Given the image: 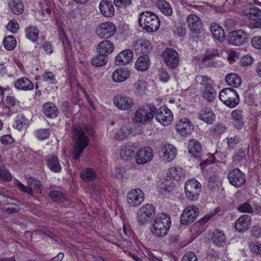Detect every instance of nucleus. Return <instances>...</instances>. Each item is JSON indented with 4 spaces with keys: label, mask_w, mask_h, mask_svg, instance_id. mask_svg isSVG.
<instances>
[{
    "label": "nucleus",
    "mask_w": 261,
    "mask_h": 261,
    "mask_svg": "<svg viewBox=\"0 0 261 261\" xmlns=\"http://www.w3.org/2000/svg\"><path fill=\"white\" fill-rule=\"evenodd\" d=\"M169 173L171 177L176 181L184 179V172L180 167H172L169 169Z\"/></svg>",
    "instance_id": "obj_44"
},
{
    "label": "nucleus",
    "mask_w": 261,
    "mask_h": 261,
    "mask_svg": "<svg viewBox=\"0 0 261 261\" xmlns=\"http://www.w3.org/2000/svg\"><path fill=\"white\" fill-rule=\"evenodd\" d=\"M182 261H198L197 257L193 252H187L182 257Z\"/></svg>",
    "instance_id": "obj_61"
},
{
    "label": "nucleus",
    "mask_w": 261,
    "mask_h": 261,
    "mask_svg": "<svg viewBox=\"0 0 261 261\" xmlns=\"http://www.w3.org/2000/svg\"><path fill=\"white\" fill-rule=\"evenodd\" d=\"M237 209L241 213L249 214H252L254 213L253 207L248 202H245L239 204L237 207Z\"/></svg>",
    "instance_id": "obj_52"
},
{
    "label": "nucleus",
    "mask_w": 261,
    "mask_h": 261,
    "mask_svg": "<svg viewBox=\"0 0 261 261\" xmlns=\"http://www.w3.org/2000/svg\"><path fill=\"white\" fill-rule=\"evenodd\" d=\"M225 81L228 85L234 88L239 87L242 83L241 77L235 73L227 74L225 77Z\"/></svg>",
    "instance_id": "obj_36"
},
{
    "label": "nucleus",
    "mask_w": 261,
    "mask_h": 261,
    "mask_svg": "<svg viewBox=\"0 0 261 261\" xmlns=\"http://www.w3.org/2000/svg\"><path fill=\"white\" fill-rule=\"evenodd\" d=\"M198 118L207 124H212L215 120V115L211 109H206L200 112Z\"/></svg>",
    "instance_id": "obj_35"
},
{
    "label": "nucleus",
    "mask_w": 261,
    "mask_h": 261,
    "mask_svg": "<svg viewBox=\"0 0 261 261\" xmlns=\"http://www.w3.org/2000/svg\"><path fill=\"white\" fill-rule=\"evenodd\" d=\"M218 56H219V53H218L217 51L215 53L208 54L206 55L204 58L203 59V62L204 63L207 62V65L208 66H214V63L212 62V60Z\"/></svg>",
    "instance_id": "obj_55"
},
{
    "label": "nucleus",
    "mask_w": 261,
    "mask_h": 261,
    "mask_svg": "<svg viewBox=\"0 0 261 261\" xmlns=\"http://www.w3.org/2000/svg\"><path fill=\"white\" fill-rule=\"evenodd\" d=\"M212 240L217 245L222 246L225 242V236L223 231L216 229L213 232Z\"/></svg>",
    "instance_id": "obj_43"
},
{
    "label": "nucleus",
    "mask_w": 261,
    "mask_h": 261,
    "mask_svg": "<svg viewBox=\"0 0 261 261\" xmlns=\"http://www.w3.org/2000/svg\"><path fill=\"white\" fill-rule=\"evenodd\" d=\"M130 134V130L128 127L127 126H123L117 132L115 137L118 140H123L127 138Z\"/></svg>",
    "instance_id": "obj_49"
},
{
    "label": "nucleus",
    "mask_w": 261,
    "mask_h": 261,
    "mask_svg": "<svg viewBox=\"0 0 261 261\" xmlns=\"http://www.w3.org/2000/svg\"><path fill=\"white\" fill-rule=\"evenodd\" d=\"M147 86V83L144 80L139 79L134 84L133 90L136 93L142 94L145 93Z\"/></svg>",
    "instance_id": "obj_47"
},
{
    "label": "nucleus",
    "mask_w": 261,
    "mask_h": 261,
    "mask_svg": "<svg viewBox=\"0 0 261 261\" xmlns=\"http://www.w3.org/2000/svg\"><path fill=\"white\" fill-rule=\"evenodd\" d=\"M29 126V120L22 114H18L15 119L14 127L19 130H24Z\"/></svg>",
    "instance_id": "obj_33"
},
{
    "label": "nucleus",
    "mask_w": 261,
    "mask_h": 261,
    "mask_svg": "<svg viewBox=\"0 0 261 261\" xmlns=\"http://www.w3.org/2000/svg\"><path fill=\"white\" fill-rule=\"evenodd\" d=\"M155 215V208L150 203L143 205L136 213L137 222L139 226L149 223Z\"/></svg>",
    "instance_id": "obj_6"
},
{
    "label": "nucleus",
    "mask_w": 261,
    "mask_h": 261,
    "mask_svg": "<svg viewBox=\"0 0 261 261\" xmlns=\"http://www.w3.org/2000/svg\"><path fill=\"white\" fill-rule=\"evenodd\" d=\"M133 57V53L130 50H123L116 57L115 64L118 66L127 64L132 60Z\"/></svg>",
    "instance_id": "obj_23"
},
{
    "label": "nucleus",
    "mask_w": 261,
    "mask_h": 261,
    "mask_svg": "<svg viewBox=\"0 0 261 261\" xmlns=\"http://www.w3.org/2000/svg\"><path fill=\"white\" fill-rule=\"evenodd\" d=\"M153 158L152 150L150 147L140 149L136 153V162L138 164L143 165L151 161Z\"/></svg>",
    "instance_id": "obj_19"
},
{
    "label": "nucleus",
    "mask_w": 261,
    "mask_h": 261,
    "mask_svg": "<svg viewBox=\"0 0 261 261\" xmlns=\"http://www.w3.org/2000/svg\"><path fill=\"white\" fill-rule=\"evenodd\" d=\"M219 97L225 105L229 108L235 107L240 101L238 93L231 88L222 89L220 92Z\"/></svg>",
    "instance_id": "obj_7"
},
{
    "label": "nucleus",
    "mask_w": 261,
    "mask_h": 261,
    "mask_svg": "<svg viewBox=\"0 0 261 261\" xmlns=\"http://www.w3.org/2000/svg\"><path fill=\"white\" fill-rule=\"evenodd\" d=\"M50 197L55 201H60L64 198V196L63 194L59 191H53L49 193Z\"/></svg>",
    "instance_id": "obj_58"
},
{
    "label": "nucleus",
    "mask_w": 261,
    "mask_h": 261,
    "mask_svg": "<svg viewBox=\"0 0 261 261\" xmlns=\"http://www.w3.org/2000/svg\"><path fill=\"white\" fill-rule=\"evenodd\" d=\"M211 31L214 37L219 41L223 42L225 39V33L222 28L219 24L213 23L211 25Z\"/></svg>",
    "instance_id": "obj_32"
},
{
    "label": "nucleus",
    "mask_w": 261,
    "mask_h": 261,
    "mask_svg": "<svg viewBox=\"0 0 261 261\" xmlns=\"http://www.w3.org/2000/svg\"><path fill=\"white\" fill-rule=\"evenodd\" d=\"M248 39V35L241 30H236L231 32L229 36V43L236 45L240 46L246 42Z\"/></svg>",
    "instance_id": "obj_18"
},
{
    "label": "nucleus",
    "mask_w": 261,
    "mask_h": 261,
    "mask_svg": "<svg viewBox=\"0 0 261 261\" xmlns=\"http://www.w3.org/2000/svg\"><path fill=\"white\" fill-rule=\"evenodd\" d=\"M0 141L3 145H7L12 143L14 139L11 135H5L0 137Z\"/></svg>",
    "instance_id": "obj_63"
},
{
    "label": "nucleus",
    "mask_w": 261,
    "mask_h": 261,
    "mask_svg": "<svg viewBox=\"0 0 261 261\" xmlns=\"http://www.w3.org/2000/svg\"><path fill=\"white\" fill-rule=\"evenodd\" d=\"M131 0H114L116 7L120 8H126L131 4Z\"/></svg>",
    "instance_id": "obj_62"
},
{
    "label": "nucleus",
    "mask_w": 261,
    "mask_h": 261,
    "mask_svg": "<svg viewBox=\"0 0 261 261\" xmlns=\"http://www.w3.org/2000/svg\"><path fill=\"white\" fill-rule=\"evenodd\" d=\"M0 179L9 181L12 179L11 173L5 168L0 167Z\"/></svg>",
    "instance_id": "obj_57"
},
{
    "label": "nucleus",
    "mask_w": 261,
    "mask_h": 261,
    "mask_svg": "<svg viewBox=\"0 0 261 261\" xmlns=\"http://www.w3.org/2000/svg\"><path fill=\"white\" fill-rule=\"evenodd\" d=\"M187 24L190 30L194 33H198L202 27L200 18L194 14H189L186 19Z\"/></svg>",
    "instance_id": "obj_20"
},
{
    "label": "nucleus",
    "mask_w": 261,
    "mask_h": 261,
    "mask_svg": "<svg viewBox=\"0 0 261 261\" xmlns=\"http://www.w3.org/2000/svg\"><path fill=\"white\" fill-rule=\"evenodd\" d=\"M155 119L162 125L167 126L171 124L173 119V115L167 107L159 108L155 112Z\"/></svg>",
    "instance_id": "obj_16"
},
{
    "label": "nucleus",
    "mask_w": 261,
    "mask_h": 261,
    "mask_svg": "<svg viewBox=\"0 0 261 261\" xmlns=\"http://www.w3.org/2000/svg\"><path fill=\"white\" fill-rule=\"evenodd\" d=\"M44 115L49 118H55L58 114L57 107L53 103H46L43 106Z\"/></svg>",
    "instance_id": "obj_37"
},
{
    "label": "nucleus",
    "mask_w": 261,
    "mask_h": 261,
    "mask_svg": "<svg viewBox=\"0 0 261 261\" xmlns=\"http://www.w3.org/2000/svg\"><path fill=\"white\" fill-rule=\"evenodd\" d=\"M16 89L22 91H30L33 90L34 85L28 78L23 77L17 80L14 83Z\"/></svg>",
    "instance_id": "obj_27"
},
{
    "label": "nucleus",
    "mask_w": 261,
    "mask_h": 261,
    "mask_svg": "<svg viewBox=\"0 0 261 261\" xmlns=\"http://www.w3.org/2000/svg\"><path fill=\"white\" fill-rule=\"evenodd\" d=\"M139 25L148 32L156 31L160 27V21L157 15L150 11L142 12L138 19Z\"/></svg>",
    "instance_id": "obj_2"
},
{
    "label": "nucleus",
    "mask_w": 261,
    "mask_h": 261,
    "mask_svg": "<svg viewBox=\"0 0 261 261\" xmlns=\"http://www.w3.org/2000/svg\"><path fill=\"white\" fill-rule=\"evenodd\" d=\"M107 61V56L101 55V54H98V55L92 58L91 63L95 67H101L105 66Z\"/></svg>",
    "instance_id": "obj_46"
},
{
    "label": "nucleus",
    "mask_w": 261,
    "mask_h": 261,
    "mask_svg": "<svg viewBox=\"0 0 261 261\" xmlns=\"http://www.w3.org/2000/svg\"><path fill=\"white\" fill-rule=\"evenodd\" d=\"M201 184L195 179L187 180L185 184L187 197L190 200H196L201 192Z\"/></svg>",
    "instance_id": "obj_9"
},
{
    "label": "nucleus",
    "mask_w": 261,
    "mask_h": 261,
    "mask_svg": "<svg viewBox=\"0 0 261 261\" xmlns=\"http://www.w3.org/2000/svg\"><path fill=\"white\" fill-rule=\"evenodd\" d=\"M251 251L256 254L261 253V243L259 242H251L249 245Z\"/></svg>",
    "instance_id": "obj_56"
},
{
    "label": "nucleus",
    "mask_w": 261,
    "mask_h": 261,
    "mask_svg": "<svg viewBox=\"0 0 261 261\" xmlns=\"http://www.w3.org/2000/svg\"><path fill=\"white\" fill-rule=\"evenodd\" d=\"M161 152L162 160L165 162H169L175 158L176 150L172 145L167 144L162 147Z\"/></svg>",
    "instance_id": "obj_22"
},
{
    "label": "nucleus",
    "mask_w": 261,
    "mask_h": 261,
    "mask_svg": "<svg viewBox=\"0 0 261 261\" xmlns=\"http://www.w3.org/2000/svg\"><path fill=\"white\" fill-rule=\"evenodd\" d=\"M130 73V70L126 68H119L114 70L112 78L115 82H122L129 77Z\"/></svg>",
    "instance_id": "obj_25"
},
{
    "label": "nucleus",
    "mask_w": 261,
    "mask_h": 261,
    "mask_svg": "<svg viewBox=\"0 0 261 261\" xmlns=\"http://www.w3.org/2000/svg\"><path fill=\"white\" fill-rule=\"evenodd\" d=\"M196 82L200 86V89L203 98L208 101H213L216 97V92L211 79L207 76L197 75Z\"/></svg>",
    "instance_id": "obj_4"
},
{
    "label": "nucleus",
    "mask_w": 261,
    "mask_h": 261,
    "mask_svg": "<svg viewBox=\"0 0 261 261\" xmlns=\"http://www.w3.org/2000/svg\"><path fill=\"white\" fill-rule=\"evenodd\" d=\"M171 226V219L166 214L156 216L150 227L151 232L157 237L166 235Z\"/></svg>",
    "instance_id": "obj_3"
},
{
    "label": "nucleus",
    "mask_w": 261,
    "mask_h": 261,
    "mask_svg": "<svg viewBox=\"0 0 261 261\" xmlns=\"http://www.w3.org/2000/svg\"><path fill=\"white\" fill-rule=\"evenodd\" d=\"M220 182V177L216 173H212L208 177V187L210 189L216 187Z\"/></svg>",
    "instance_id": "obj_50"
},
{
    "label": "nucleus",
    "mask_w": 261,
    "mask_h": 261,
    "mask_svg": "<svg viewBox=\"0 0 261 261\" xmlns=\"http://www.w3.org/2000/svg\"><path fill=\"white\" fill-rule=\"evenodd\" d=\"M164 63L170 68H175L178 65L179 57L177 52L170 48H166L162 53Z\"/></svg>",
    "instance_id": "obj_10"
},
{
    "label": "nucleus",
    "mask_w": 261,
    "mask_h": 261,
    "mask_svg": "<svg viewBox=\"0 0 261 261\" xmlns=\"http://www.w3.org/2000/svg\"><path fill=\"white\" fill-rule=\"evenodd\" d=\"M251 224V216L247 214H244L241 216L236 221L234 227L238 231L243 232L249 229Z\"/></svg>",
    "instance_id": "obj_21"
},
{
    "label": "nucleus",
    "mask_w": 261,
    "mask_h": 261,
    "mask_svg": "<svg viewBox=\"0 0 261 261\" xmlns=\"http://www.w3.org/2000/svg\"><path fill=\"white\" fill-rule=\"evenodd\" d=\"M50 131L47 129H40L36 132L35 136L40 140H45L49 137Z\"/></svg>",
    "instance_id": "obj_54"
},
{
    "label": "nucleus",
    "mask_w": 261,
    "mask_h": 261,
    "mask_svg": "<svg viewBox=\"0 0 261 261\" xmlns=\"http://www.w3.org/2000/svg\"><path fill=\"white\" fill-rule=\"evenodd\" d=\"M26 37L31 41L35 42L38 38L39 31L37 27L30 25L25 30Z\"/></svg>",
    "instance_id": "obj_41"
},
{
    "label": "nucleus",
    "mask_w": 261,
    "mask_h": 261,
    "mask_svg": "<svg viewBox=\"0 0 261 261\" xmlns=\"http://www.w3.org/2000/svg\"><path fill=\"white\" fill-rule=\"evenodd\" d=\"M113 102L117 108L122 111L132 110L135 105L132 98L123 95H117L114 97Z\"/></svg>",
    "instance_id": "obj_14"
},
{
    "label": "nucleus",
    "mask_w": 261,
    "mask_h": 261,
    "mask_svg": "<svg viewBox=\"0 0 261 261\" xmlns=\"http://www.w3.org/2000/svg\"><path fill=\"white\" fill-rule=\"evenodd\" d=\"M251 42L254 48L261 49V37L254 36L252 38Z\"/></svg>",
    "instance_id": "obj_64"
},
{
    "label": "nucleus",
    "mask_w": 261,
    "mask_h": 261,
    "mask_svg": "<svg viewBox=\"0 0 261 261\" xmlns=\"http://www.w3.org/2000/svg\"><path fill=\"white\" fill-rule=\"evenodd\" d=\"M3 44L7 50H12L16 46V40L12 35L8 36L4 39Z\"/></svg>",
    "instance_id": "obj_48"
},
{
    "label": "nucleus",
    "mask_w": 261,
    "mask_h": 261,
    "mask_svg": "<svg viewBox=\"0 0 261 261\" xmlns=\"http://www.w3.org/2000/svg\"><path fill=\"white\" fill-rule=\"evenodd\" d=\"M9 6L12 12L16 15H19L23 11V6L21 0H10Z\"/></svg>",
    "instance_id": "obj_42"
},
{
    "label": "nucleus",
    "mask_w": 261,
    "mask_h": 261,
    "mask_svg": "<svg viewBox=\"0 0 261 261\" xmlns=\"http://www.w3.org/2000/svg\"><path fill=\"white\" fill-rule=\"evenodd\" d=\"M89 127H82L77 126L74 127L73 132L72 138L74 142L73 146V158L75 160L80 159L84 149L89 144L90 140Z\"/></svg>",
    "instance_id": "obj_1"
},
{
    "label": "nucleus",
    "mask_w": 261,
    "mask_h": 261,
    "mask_svg": "<svg viewBox=\"0 0 261 261\" xmlns=\"http://www.w3.org/2000/svg\"><path fill=\"white\" fill-rule=\"evenodd\" d=\"M114 45L112 42L105 40L100 42L97 46V50L98 54H101L108 57L114 50Z\"/></svg>",
    "instance_id": "obj_26"
},
{
    "label": "nucleus",
    "mask_w": 261,
    "mask_h": 261,
    "mask_svg": "<svg viewBox=\"0 0 261 261\" xmlns=\"http://www.w3.org/2000/svg\"><path fill=\"white\" fill-rule=\"evenodd\" d=\"M97 177L95 171L91 168H86L81 172V177L85 182H90L96 179Z\"/></svg>",
    "instance_id": "obj_40"
},
{
    "label": "nucleus",
    "mask_w": 261,
    "mask_h": 261,
    "mask_svg": "<svg viewBox=\"0 0 261 261\" xmlns=\"http://www.w3.org/2000/svg\"><path fill=\"white\" fill-rule=\"evenodd\" d=\"M144 200V194L143 191L139 188L132 190L127 195V203L131 207H137L140 205Z\"/></svg>",
    "instance_id": "obj_15"
},
{
    "label": "nucleus",
    "mask_w": 261,
    "mask_h": 261,
    "mask_svg": "<svg viewBox=\"0 0 261 261\" xmlns=\"http://www.w3.org/2000/svg\"><path fill=\"white\" fill-rule=\"evenodd\" d=\"M134 147L131 145L123 147L120 151V156L124 160H128L134 155Z\"/></svg>",
    "instance_id": "obj_45"
},
{
    "label": "nucleus",
    "mask_w": 261,
    "mask_h": 261,
    "mask_svg": "<svg viewBox=\"0 0 261 261\" xmlns=\"http://www.w3.org/2000/svg\"><path fill=\"white\" fill-rule=\"evenodd\" d=\"M244 15L250 20H261V10L257 8H252L244 11Z\"/></svg>",
    "instance_id": "obj_39"
},
{
    "label": "nucleus",
    "mask_w": 261,
    "mask_h": 261,
    "mask_svg": "<svg viewBox=\"0 0 261 261\" xmlns=\"http://www.w3.org/2000/svg\"><path fill=\"white\" fill-rule=\"evenodd\" d=\"M199 214L198 208L194 205L187 206L180 215V221L184 225H189L195 220Z\"/></svg>",
    "instance_id": "obj_11"
},
{
    "label": "nucleus",
    "mask_w": 261,
    "mask_h": 261,
    "mask_svg": "<svg viewBox=\"0 0 261 261\" xmlns=\"http://www.w3.org/2000/svg\"><path fill=\"white\" fill-rule=\"evenodd\" d=\"M133 47L138 53L147 55L151 50L150 42L147 40L138 39L134 41Z\"/></svg>",
    "instance_id": "obj_24"
},
{
    "label": "nucleus",
    "mask_w": 261,
    "mask_h": 261,
    "mask_svg": "<svg viewBox=\"0 0 261 261\" xmlns=\"http://www.w3.org/2000/svg\"><path fill=\"white\" fill-rule=\"evenodd\" d=\"M27 187L17 181V186L22 192H25L31 196L42 193V186L40 181L34 177H31L27 180Z\"/></svg>",
    "instance_id": "obj_8"
},
{
    "label": "nucleus",
    "mask_w": 261,
    "mask_h": 261,
    "mask_svg": "<svg viewBox=\"0 0 261 261\" xmlns=\"http://www.w3.org/2000/svg\"><path fill=\"white\" fill-rule=\"evenodd\" d=\"M228 178L231 185L239 188L245 184L246 176L239 169L235 168L229 172Z\"/></svg>",
    "instance_id": "obj_17"
},
{
    "label": "nucleus",
    "mask_w": 261,
    "mask_h": 261,
    "mask_svg": "<svg viewBox=\"0 0 261 261\" xmlns=\"http://www.w3.org/2000/svg\"><path fill=\"white\" fill-rule=\"evenodd\" d=\"M42 81L50 84H55L56 82L55 75L52 72L46 71L42 75Z\"/></svg>",
    "instance_id": "obj_53"
},
{
    "label": "nucleus",
    "mask_w": 261,
    "mask_h": 261,
    "mask_svg": "<svg viewBox=\"0 0 261 261\" xmlns=\"http://www.w3.org/2000/svg\"><path fill=\"white\" fill-rule=\"evenodd\" d=\"M156 108L151 105L139 108L135 112L133 120L143 124L149 123L154 116Z\"/></svg>",
    "instance_id": "obj_5"
},
{
    "label": "nucleus",
    "mask_w": 261,
    "mask_h": 261,
    "mask_svg": "<svg viewBox=\"0 0 261 261\" xmlns=\"http://www.w3.org/2000/svg\"><path fill=\"white\" fill-rule=\"evenodd\" d=\"M174 183L170 180L163 179L159 184L160 188L164 191L170 192L174 187Z\"/></svg>",
    "instance_id": "obj_51"
},
{
    "label": "nucleus",
    "mask_w": 261,
    "mask_h": 261,
    "mask_svg": "<svg viewBox=\"0 0 261 261\" xmlns=\"http://www.w3.org/2000/svg\"><path fill=\"white\" fill-rule=\"evenodd\" d=\"M177 133L181 137L189 136L194 129V126L189 119L186 118H180L175 124Z\"/></svg>",
    "instance_id": "obj_13"
},
{
    "label": "nucleus",
    "mask_w": 261,
    "mask_h": 261,
    "mask_svg": "<svg viewBox=\"0 0 261 261\" xmlns=\"http://www.w3.org/2000/svg\"><path fill=\"white\" fill-rule=\"evenodd\" d=\"M116 32L115 25L111 22L100 23L96 29L97 36L103 39H108L113 36Z\"/></svg>",
    "instance_id": "obj_12"
},
{
    "label": "nucleus",
    "mask_w": 261,
    "mask_h": 261,
    "mask_svg": "<svg viewBox=\"0 0 261 261\" xmlns=\"http://www.w3.org/2000/svg\"><path fill=\"white\" fill-rule=\"evenodd\" d=\"M47 166L51 171L55 172H58L61 170V166L59 163L58 158L55 155L48 156Z\"/></svg>",
    "instance_id": "obj_38"
},
{
    "label": "nucleus",
    "mask_w": 261,
    "mask_h": 261,
    "mask_svg": "<svg viewBox=\"0 0 261 261\" xmlns=\"http://www.w3.org/2000/svg\"><path fill=\"white\" fill-rule=\"evenodd\" d=\"M231 117L233 126L237 129H241L244 125L242 111L238 109L232 111Z\"/></svg>",
    "instance_id": "obj_30"
},
{
    "label": "nucleus",
    "mask_w": 261,
    "mask_h": 261,
    "mask_svg": "<svg viewBox=\"0 0 261 261\" xmlns=\"http://www.w3.org/2000/svg\"><path fill=\"white\" fill-rule=\"evenodd\" d=\"M188 152L195 157H199L202 151V146L199 142L195 139H191L188 143Z\"/></svg>",
    "instance_id": "obj_31"
},
{
    "label": "nucleus",
    "mask_w": 261,
    "mask_h": 261,
    "mask_svg": "<svg viewBox=\"0 0 261 261\" xmlns=\"http://www.w3.org/2000/svg\"><path fill=\"white\" fill-rule=\"evenodd\" d=\"M246 148H241L237 152L235 155L233 156L234 161H241L246 158Z\"/></svg>",
    "instance_id": "obj_60"
},
{
    "label": "nucleus",
    "mask_w": 261,
    "mask_h": 261,
    "mask_svg": "<svg viewBox=\"0 0 261 261\" xmlns=\"http://www.w3.org/2000/svg\"><path fill=\"white\" fill-rule=\"evenodd\" d=\"M156 6L163 14L166 16H171L173 13L170 4L165 0H158L156 2Z\"/></svg>",
    "instance_id": "obj_34"
},
{
    "label": "nucleus",
    "mask_w": 261,
    "mask_h": 261,
    "mask_svg": "<svg viewBox=\"0 0 261 261\" xmlns=\"http://www.w3.org/2000/svg\"><path fill=\"white\" fill-rule=\"evenodd\" d=\"M150 61L147 55H143L139 57L135 65V68L140 71H145L150 67Z\"/></svg>",
    "instance_id": "obj_29"
},
{
    "label": "nucleus",
    "mask_w": 261,
    "mask_h": 261,
    "mask_svg": "<svg viewBox=\"0 0 261 261\" xmlns=\"http://www.w3.org/2000/svg\"><path fill=\"white\" fill-rule=\"evenodd\" d=\"M99 10L105 17H111L114 15L115 8L111 2L102 0L99 4Z\"/></svg>",
    "instance_id": "obj_28"
},
{
    "label": "nucleus",
    "mask_w": 261,
    "mask_h": 261,
    "mask_svg": "<svg viewBox=\"0 0 261 261\" xmlns=\"http://www.w3.org/2000/svg\"><path fill=\"white\" fill-rule=\"evenodd\" d=\"M19 27L18 22L14 19L10 20L7 25L8 29L13 33H15L18 31Z\"/></svg>",
    "instance_id": "obj_59"
}]
</instances>
